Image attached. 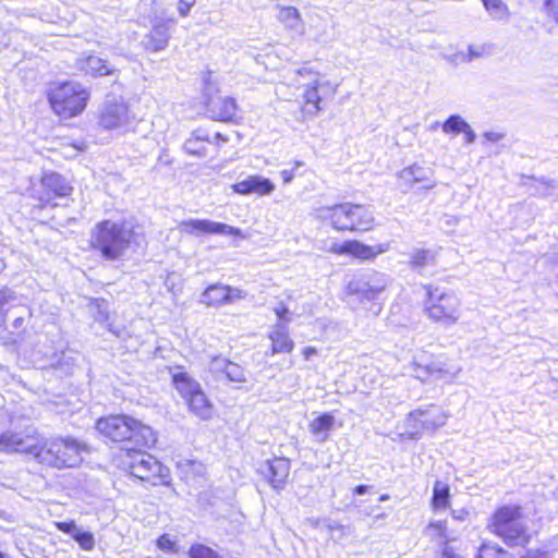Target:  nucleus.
Wrapping results in <instances>:
<instances>
[{"instance_id": "23", "label": "nucleus", "mask_w": 558, "mask_h": 558, "mask_svg": "<svg viewBox=\"0 0 558 558\" xmlns=\"http://www.w3.org/2000/svg\"><path fill=\"white\" fill-rule=\"evenodd\" d=\"M76 66L80 71L90 76L113 75L118 71L107 60L95 54L80 57L76 60Z\"/></svg>"}, {"instance_id": "21", "label": "nucleus", "mask_w": 558, "mask_h": 558, "mask_svg": "<svg viewBox=\"0 0 558 558\" xmlns=\"http://www.w3.org/2000/svg\"><path fill=\"white\" fill-rule=\"evenodd\" d=\"M260 473L268 480L272 488L282 489L290 474V461L286 458L267 460L260 466Z\"/></svg>"}, {"instance_id": "54", "label": "nucleus", "mask_w": 558, "mask_h": 558, "mask_svg": "<svg viewBox=\"0 0 558 558\" xmlns=\"http://www.w3.org/2000/svg\"><path fill=\"white\" fill-rule=\"evenodd\" d=\"M315 354H316V349L313 347H306L303 350V356L305 360H310Z\"/></svg>"}, {"instance_id": "30", "label": "nucleus", "mask_w": 558, "mask_h": 558, "mask_svg": "<svg viewBox=\"0 0 558 558\" xmlns=\"http://www.w3.org/2000/svg\"><path fill=\"white\" fill-rule=\"evenodd\" d=\"M435 256L432 252L424 248H415L411 253L410 265L413 269H422L429 264H433Z\"/></svg>"}, {"instance_id": "1", "label": "nucleus", "mask_w": 558, "mask_h": 558, "mask_svg": "<svg viewBox=\"0 0 558 558\" xmlns=\"http://www.w3.org/2000/svg\"><path fill=\"white\" fill-rule=\"evenodd\" d=\"M81 446L72 438H57L39 445L34 437H22L14 433H3L0 436V450L20 451L34 454L39 463L57 469L75 468L82 462Z\"/></svg>"}, {"instance_id": "48", "label": "nucleus", "mask_w": 558, "mask_h": 558, "mask_svg": "<svg viewBox=\"0 0 558 558\" xmlns=\"http://www.w3.org/2000/svg\"><path fill=\"white\" fill-rule=\"evenodd\" d=\"M505 133L502 132H499V131H486L483 133V138L485 142H490V143H497L501 140L505 138Z\"/></svg>"}, {"instance_id": "17", "label": "nucleus", "mask_w": 558, "mask_h": 558, "mask_svg": "<svg viewBox=\"0 0 558 558\" xmlns=\"http://www.w3.org/2000/svg\"><path fill=\"white\" fill-rule=\"evenodd\" d=\"M247 296V292L223 283L209 284L201 294L199 302L208 307L233 304Z\"/></svg>"}, {"instance_id": "24", "label": "nucleus", "mask_w": 558, "mask_h": 558, "mask_svg": "<svg viewBox=\"0 0 558 558\" xmlns=\"http://www.w3.org/2000/svg\"><path fill=\"white\" fill-rule=\"evenodd\" d=\"M271 341V355L279 353H290L294 349V342L289 336L288 327L284 323H277L268 335Z\"/></svg>"}, {"instance_id": "9", "label": "nucleus", "mask_w": 558, "mask_h": 558, "mask_svg": "<svg viewBox=\"0 0 558 558\" xmlns=\"http://www.w3.org/2000/svg\"><path fill=\"white\" fill-rule=\"evenodd\" d=\"M142 449L134 446L125 448V456L121 461L122 468L142 481H151L153 485H157L155 481L157 477L160 483H167L169 470Z\"/></svg>"}, {"instance_id": "46", "label": "nucleus", "mask_w": 558, "mask_h": 558, "mask_svg": "<svg viewBox=\"0 0 558 558\" xmlns=\"http://www.w3.org/2000/svg\"><path fill=\"white\" fill-rule=\"evenodd\" d=\"M196 0H179L178 11L181 16H187Z\"/></svg>"}, {"instance_id": "51", "label": "nucleus", "mask_w": 558, "mask_h": 558, "mask_svg": "<svg viewBox=\"0 0 558 558\" xmlns=\"http://www.w3.org/2000/svg\"><path fill=\"white\" fill-rule=\"evenodd\" d=\"M451 515L454 520L463 522L469 518L470 512L464 508L453 509L451 510Z\"/></svg>"}, {"instance_id": "59", "label": "nucleus", "mask_w": 558, "mask_h": 558, "mask_svg": "<svg viewBox=\"0 0 558 558\" xmlns=\"http://www.w3.org/2000/svg\"><path fill=\"white\" fill-rule=\"evenodd\" d=\"M386 499H388V496H387V495H383V496L380 497V500H386Z\"/></svg>"}, {"instance_id": "19", "label": "nucleus", "mask_w": 558, "mask_h": 558, "mask_svg": "<svg viewBox=\"0 0 558 558\" xmlns=\"http://www.w3.org/2000/svg\"><path fill=\"white\" fill-rule=\"evenodd\" d=\"M173 24L174 19L172 17L156 16L153 20L150 32L144 37L143 45L145 49L153 52L165 50L171 38L170 31Z\"/></svg>"}, {"instance_id": "53", "label": "nucleus", "mask_w": 558, "mask_h": 558, "mask_svg": "<svg viewBox=\"0 0 558 558\" xmlns=\"http://www.w3.org/2000/svg\"><path fill=\"white\" fill-rule=\"evenodd\" d=\"M327 529L329 530V532H333V531H338L340 532L341 534H344V525L340 524V523H337V522H329L327 525Z\"/></svg>"}, {"instance_id": "47", "label": "nucleus", "mask_w": 558, "mask_h": 558, "mask_svg": "<svg viewBox=\"0 0 558 558\" xmlns=\"http://www.w3.org/2000/svg\"><path fill=\"white\" fill-rule=\"evenodd\" d=\"M275 314L278 318V323H284L286 325L290 322V318L288 317L289 310L283 305L280 304L279 306L275 307Z\"/></svg>"}, {"instance_id": "58", "label": "nucleus", "mask_w": 558, "mask_h": 558, "mask_svg": "<svg viewBox=\"0 0 558 558\" xmlns=\"http://www.w3.org/2000/svg\"><path fill=\"white\" fill-rule=\"evenodd\" d=\"M4 267V262L0 258V274L3 271Z\"/></svg>"}, {"instance_id": "4", "label": "nucleus", "mask_w": 558, "mask_h": 558, "mask_svg": "<svg viewBox=\"0 0 558 558\" xmlns=\"http://www.w3.org/2000/svg\"><path fill=\"white\" fill-rule=\"evenodd\" d=\"M316 216L328 221L338 231H369L375 222L374 214L368 207L352 203L322 206L316 209Z\"/></svg>"}, {"instance_id": "5", "label": "nucleus", "mask_w": 558, "mask_h": 558, "mask_svg": "<svg viewBox=\"0 0 558 558\" xmlns=\"http://www.w3.org/2000/svg\"><path fill=\"white\" fill-rule=\"evenodd\" d=\"M424 312L434 323L450 327L460 320L461 301L453 292L428 286L426 287Z\"/></svg>"}, {"instance_id": "50", "label": "nucleus", "mask_w": 558, "mask_h": 558, "mask_svg": "<svg viewBox=\"0 0 558 558\" xmlns=\"http://www.w3.org/2000/svg\"><path fill=\"white\" fill-rule=\"evenodd\" d=\"M463 135H464V142L465 144H473L476 140V134L475 132L473 131V129L471 128V125L468 123V125L464 128V130L462 131Z\"/></svg>"}, {"instance_id": "28", "label": "nucleus", "mask_w": 558, "mask_h": 558, "mask_svg": "<svg viewBox=\"0 0 558 558\" xmlns=\"http://www.w3.org/2000/svg\"><path fill=\"white\" fill-rule=\"evenodd\" d=\"M450 488L448 484L436 481L433 487L432 507L435 511L449 507Z\"/></svg>"}, {"instance_id": "15", "label": "nucleus", "mask_w": 558, "mask_h": 558, "mask_svg": "<svg viewBox=\"0 0 558 558\" xmlns=\"http://www.w3.org/2000/svg\"><path fill=\"white\" fill-rule=\"evenodd\" d=\"M411 368L413 376L422 383L436 379L452 380L456 373L450 372L446 363L439 359H429L425 353H416L413 356Z\"/></svg>"}, {"instance_id": "55", "label": "nucleus", "mask_w": 558, "mask_h": 558, "mask_svg": "<svg viewBox=\"0 0 558 558\" xmlns=\"http://www.w3.org/2000/svg\"><path fill=\"white\" fill-rule=\"evenodd\" d=\"M367 492V486L365 485H359L354 488V493L356 495H364Z\"/></svg>"}, {"instance_id": "37", "label": "nucleus", "mask_w": 558, "mask_h": 558, "mask_svg": "<svg viewBox=\"0 0 558 558\" xmlns=\"http://www.w3.org/2000/svg\"><path fill=\"white\" fill-rule=\"evenodd\" d=\"M229 363L230 361L225 357L215 356L210 360L208 368L215 376L221 377L226 375Z\"/></svg>"}, {"instance_id": "8", "label": "nucleus", "mask_w": 558, "mask_h": 558, "mask_svg": "<svg viewBox=\"0 0 558 558\" xmlns=\"http://www.w3.org/2000/svg\"><path fill=\"white\" fill-rule=\"evenodd\" d=\"M88 97V92L80 83L65 82L51 88L49 102L58 116L71 118L85 109Z\"/></svg>"}, {"instance_id": "40", "label": "nucleus", "mask_w": 558, "mask_h": 558, "mask_svg": "<svg viewBox=\"0 0 558 558\" xmlns=\"http://www.w3.org/2000/svg\"><path fill=\"white\" fill-rule=\"evenodd\" d=\"M557 189V184L555 181H538V185L536 187V194L541 197H550L554 196L555 191Z\"/></svg>"}, {"instance_id": "60", "label": "nucleus", "mask_w": 558, "mask_h": 558, "mask_svg": "<svg viewBox=\"0 0 558 558\" xmlns=\"http://www.w3.org/2000/svg\"><path fill=\"white\" fill-rule=\"evenodd\" d=\"M423 420H430V416H423Z\"/></svg>"}, {"instance_id": "31", "label": "nucleus", "mask_w": 558, "mask_h": 558, "mask_svg": "<svg viewBox=\"0 0 558 558\" xmlns=\"http://www.w3.org/2000/svg\"><path fill=\"white\" fill-rule=\"evenodd\" d=\"M488 14L495 20H502L508 17V7L502 0H482Z\"/></svg>"}, {"instance_id": "3", "label": "nucleus", "mask_w": 558, "mask_h": 558, "mask_svg": "<svg viewBox=\"0 0 558 558\" xmlns=\"http://www.w3.org/2000/svg\"><path fill=\"white\" fill-rule=\"evenodd\" d=\"M134 236L133 229L125 221L102 220L92 233V245L104 258L116 260L122 257Z\"/></svg>"}, {"instance_id": "10", "label": "nucleus", "mask_w": 558, "mask_h": 558, "mask_svg": "<svg viewBox=\"0 0 558 558\" xmlns=\"http://www.w3.org/2000/svg\"><path fill=\"white\" fill-rule=\"evenodd\" d=\"M172 381L193 415L203 421L211 418L214 411L213 404L198 381L185 372L174 373L172 375Z\"/></svg>"}, {"instance_id": "45", "label": "nucleus", "mask_w": 558, "mask_h": 558, "mask_svg": "<svg viewBox=\"0 0 558 558\" xmlns=\"http://www.w3.org/2000/svg\"><path fill=\"white\" fill-rule=\"evenodd\" d=\"M544 7L546 13L558 23V0H546Z\"/></svg>"}, {"instance_id": "22", "label": "nucleus", "mask_w": 558, "mask_h": 558, "mask_svg": "<svg viewBox=\"0 0 558 558\" xmlns=\"http://www.w3.org/2000/svg\"><path fill=\"white\" fill-rule=\"evenodd\" d=\"M234 193L241 195L257 194L259 196L270 195L275 191V184L267 178L250 175L246 179L231 186Z\"/></svg>"}, {"instance_id": "12", "label": "nucleus", "mask_w": 558, "mask_h": 558, "mask_svg": "<svg viewBox=\"0 0 558 558\" xmlns=\"http://www.w3.org/2000/svg\"><path fill=\"white\" fill-rule=\"evenodd\" d=\"M98 123L106 130L129 132L135 123V116L123 99H107L99 109Z\"/></svg>"}, {"instance_id": "14", "label": "nucleus", "mask_w": 558, "mask_h": 558, "mask_svg": "<svg viewBox=\"0 0 558 558\" xmlns=\"http://www.w3.org/2000/svg\"><path fill=\"white\" fill-rule=\"evenodd\" d=\"M388 281V277L381 272L364 274L349 282L348 292L361 302L374 301L387 288Z\"/></svg>"}, {"instance_id": "35", "label": "nucleus", "mask_w": 558, "mask_h": 558, "mask_svg": "<svg viewBox=\"0 0 558 558\" xmlns=\"http://www.w3.org/2000/svg\"><path fill=\"white\" fill-rule=\"evenodd\" d=\"M75 366V357L71 353L62 352L54 367L61 373L72 374Z\"/></svg>"}, {"instance_id": "44", "label": "nucleus", "mask_w": 558, "mask_h": 558, "mask_svg": "<svg viewBox=\"0 0 558 558\" xmlns=\"http://www.w3.org/2000/svg\"><path fill=\"white\" fill-rule=\"evenodd\" d=\"M197 144V140H187L184 144V149L191 155L204 156V149L198 147Z\"/></svg>"}, {"instance_id": "33", "label": "nucleus", "mask_w": 558, "mask_h": 558, "mask_svg": "<svg viewBox=\"0 0 558 558\" xmlns=\"http://www.w3.org/2000/svg\"><path fill=\"white\" fill-rule=\"evenodd\" d=\"M189 556L191 558H223L218 551L203 544L192 545L189 549Z\"/></svg>"}, {"instance_id": "6", "label": "nucleus", "mask_w": 558, "mask_h": 558, "mask_svg": "<svg viewBox=\"0 0 558 558\" xmlns=\"http://www.w3.org/2000/svg\"><path fill=\"white\" fill-rule=\"evenodd\" d=\"M490 527L511 546L523 545L530 537L525 518L519 506L507 505L498 508L492 518Z\"/></svg>"}, {"instance_id": "42", "label": "nucleus", "mask_w": 558, "mask_h": 558, "mask_svg": "<svg viewBox=\"0 0 558 558\" xmlns=\"http://www.w3.org/2000/svg\"><path fill=\"white\" fill-rule=\"evenodd\" d=\"M311 32H314V40L315 41H325L326 38H327V34H326V24L325 23H319L317 25H311L310 27Z\"/></svg>"}, {"instance_id": "52", "label": "nucleus", "mask_w": 558, "mask_h": 558, "mask_svg": "<svg viewBox=\"0 0 558 558\" xmlns=\"http://www.w3.org/2000/svg\"><path fill=\"white\" fill-rule=\"evenodd\" d=\"M521 558H550V555L546 550H529Z\"/></svg>"}, {"instance_id": "49", "label": "nucleus", "mask_w": 558, "mask_h": 558, "mask_svg": "<svg viewBox=\"0 0 558 558\" xmlns=\"http://www.w3.org/2000/svg\"><path fill=\"white\" fill-rule=\"evenodd\" d=\"M303 163L301 161H295V167L292 168V169H283L281 172H280V175L283 180V183L284 184H288L290 183L293 178H294V171L296 168L301 167Z\"/></svg>"}, {"instance_id": "18", "label": "nucleus", "mask_w": 558, "mask_h": 558, "mask_svg": "<svg viewBox=\"0 0 558 558\" xmlns=\"http://www.w3.org/2000/svg\"><path fill=\"white\" fill-rule=\"evenodd\" d=\"M389 243H379L376 245H366L357 240L344 241L342 244H333L330 252L340 255H351L361 260H372L378 255L388 252Z\"/></svg>"}, {"instance_id": "25", "label": "nucleus", "mask_w": 558, "mask_h": 558, "mask_svg": "<svg viewBox=\"0 0 558 558\" xmlns=\"http://www.w3.org/2000/svg\"><path fill=\"white\" fill-rule=\"evenodd\" d=\"M278 20L289 31L295 34L303 35L305 27L302 22L300 12L294 7H280L278 13Z\"/></svg>"}, {"instance_id": "56", "label": "nucleus", "mask_w": 558, "mask_h": 558, "mask_svg": "<svg viewBox=\"0 0 558 558\" xmlns=\"http://www.w3.org/2000/svg\"><path fill=\"white\" fill-rule=\"evenodd\" d=\"M23 324H24V318L22 316L16 317L13 323L15 328H21L23 326Z\"/></svg>"}, {"instance_id": "7", "label": "nucleus", "mask_w": 558, "mask_h": 558, "mask_svg": "<svg viewBox=\"0 0 558 558\" xmlns=\"http://www.w3.org/2000/svg\"><path fill=\"white\" fill-rule=\"evenodd\" d=\"M449 414L440 407L430 404L411 411L404 418V430L399 434L401 440L420 439L425 432L434 433L444 426Z\"/></svg>"}, {"instance_id": "36", "label": "nucleus", "mask_w": 558, "mask_h": 558, "mask_svg": "<svg viewBox=\"0 0 558 558\" xmlns=\"http://www.w3.org/2000/svg\"><path fill=\"white\" fill-rule=\"evenodd\" d=\"M73 538L83 550H92L95 546L94 535L90 532L81 531L78 529Z\"/></svg>"}, {"instance_id": "13", "label": "nucleus", "mask_w": 558, "mask_h": 558, "mask_svg": "<svg viewBox=\"0 0 558 558\" xmlns=\"http://www.w3.org/2000/svg\"><path fill=\"white\" fill-rule=\"evenodd\" d=\"M218 92L216 84L211 81V74L204 76V93L207 97L206 109L209 117L217 121H233L238 112V105L230 96L214 95Z\"/></svg>"}, {"instance_id": "2", "label": "nucleus", "mask_w": 558, "mask_h": 558, "mask_svg": "<svg viewBox=\"0 0 558 558\" xmlns=\"http://www.w3.org/2000/svg\"><path fill=\"white\" fill-rule=\"evenodd\" d=\"M96 429L106 439L125 444L126 448H151L157 441L156 433L150 426L126 414L100 417L96 422Z\"/></svg>"}, {"instance_id": "39", "label": "nucleus", "mask_w": 558, "mask_h": 558, "mask_svg": "<svg viewBox=\"0 0 558 558\" xmlns=\"http://www.w3.org/2000/svg\"><path fill=\"white\" fill-rule=\"evenodd\" d=\"M157 547L166 553L178 551L177 542L169 534H162L161 536L158 537Z\"/></svg>"}, {"instance_id": "41", "label": "nucleus", "mask_w": 558, "mask_h": 558, "mask_svg": "<svg viewBox=\"0 0 558 558\" xmlns=\"http://www.w3.org/2000/svg\"><path fill=\"white\" fill-rule=\"evenodd\" d=\"M428 529L434 530L437 533L438 536L442 537L447 542L454 539V537H452V536L447 534V523H446V521L432 522L428 525Z\"/></svg>"}, {"instance_id": "43", "label": "nucleus", "mask_w": 558, "mask_h": 558, "mask_svg": "<svg viewBox=\"0 0 558 558\" xmlns=\"http://www.w3.org/2000/svg\"><path fill=\"white\" fill-rule=\"evenodd\" d=\"M56 526L59 531L65 533V534H69L71 535L72 537L75 535V533L77 532L78 527L77 525L75 524L74 521H69V522H57L56 523Z\"/></svg>"}, {"instance_id": "11", "label": "nucleus", "mask_w": 558, "mask_h": 558, "mask_svg": "<svg viewBox=\"0 0 558 558\" xmlns=\"http://www.w3.org/2000/svg\"><path fill=\"white\" fill-rule=\"evenodd\" d=\"M337 87L329 81L322 80L318 74H313L311 81L303 85L301 111L304 119L315 118L324 108L323 102L332 98Z\"/></svg>"}, {"instance_id": "38", "label": "nucleus", "mask_w": 558, "mask_h": 558, "mask_svg": "<svg viewBox=\"0 0 558 558\" xmlns=\"http://www.w3.org/2000/svg\"><path fill=\"white\" fill-rule=\"evenodd\" d=\"M225 376L230 381H234V383H245L246 381L244 369L240 365H238L233 362L229 363Z\"/></svg>"}, {"instance_id": "34", "label": "nucleus", "mask_w": 558, "mask_h": 558, "mask_svg": "<svg viewBox=\"0 0 558 558\" xmlns=\"http://www.w3.org/2000/svg\"><path fill=\"white\" fill-rule=\"evenodd\" d=\"M477 558H510L508 553L495 544H484L478 549Z\"/></svg>"}, {"instance_id": "29", "label": "nucleus", "mask_w": 558, "mask_h": 558, "mask_svg": "<svg viewBox=\"0 0 558 558\" xmlns=\"http://www.w3.org/2000/svg\"><path fill=\"white\" fill-rule=\"evenodd\" d=\"M488 52L489 49L487 45H469L466 52L459 51L454 54V60L462 63H469L474 59L488 54Z\"/></svg>"}, {"instance_id": "26", "label": "nucleus", "mask_w": 558, "mask_h": 558, "mask_svg": "<svg viewBox=\"0 0 558 558\" xmlns=\"http://www.w3.org/2000/svg\"><path fill=\"white\" fill-rule=\"evenodd\" d=\"M41 184L54 196H68L72 191V186H70L66 180L62 175L54 172L46 173L41 179Z\"/></svg>"}, {"instance_id": "16", "label": "nucleus", "mask_w": 558, "mask_h": 558, "mask_svg": "<svg viewBox=\"0 0 558 558\" xmlns=\"http://www.w3.org/2000/svg\"><path fill=\"white\" fill-rule=\"evenodd\" d=\"M178 230L181 233L201 236L204 234H226L245 238L242 234L241 229L222 223L213 221L209 219H186L178 225Z\"/></svg>"}, {"instance_id": "27", "label": "nucleus", "mask_w": 558, "mask_h": 558, "mask_svg": "<svg viewBox=\"0 0 558 558\" xmlns=\"http://www.w3.org/2000/svg\"><path fill=\"white\" fill-rule=\"evenodd\" d=\"M333 424L335 416L330 413H324L310 424V430L318 440L325 441L328 437L327 432L333 427Z\"/></svg>"}, {"instance_id": "32", "label": "nucleus", "mask_w": 558, "mask_h": 558, "mask_svg": "<svg viewBox=\"0 0 558 558\" xmlns=\"http://www.w3.org/2000/svg\"><path fill=\"white\" fill-rule=\"evenodd\" d=\"M468 125V122L460 114H451L444 123H442V132L446 134H459L462 133L464 128Z\"/></svg>"}, {"instance_id": "20", "label": "nucleus", "mask_w": 558, "mask_h": 558, "mask_svg": "<svg viewBox=\"0 0 558 558\" xmlns=\"http://www.w3.org/2000/svg\"><path fill=\"white\" fill-rule=\"evenodd\" d=\"M401 187L405 191L413 189L416 184H421L424 189H433L436 182L433 180V170L424 168L417 163H413L403 168L398 172Z\"/></svg>"}, {"instance_id": "57", "label": "nucleus", "mask_w": 558, "mask_h": 558, "mask_svg": "<svg viewBox=\"0 0 558 558\" xmlns=\"http://www.w3.org/2000/svg\"><path fill=\"white\" fill-rule=\"evenodd\" d=\"M300 75H304V74H308V75H312V72L310 70H307L306 68H303L301 70H299L298 72Z\"/></svg>"}]
</instances>
